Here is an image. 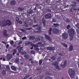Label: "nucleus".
I'll return each instance as SVG.
<instances>
[{"label":"nucleus","instance_id":"obj_1","mask_svg":"<svg viewBox=\"0 0 79 79\" xmlns=\"http://www.w3.org/2000/svg\"><path fill=\"white\" fill-rule=\"evenodd\" d=\"M11 25V21L7 19L6 20H4L0 21V26L1 27H6V26H10Z\"/></svg>","mask_w":79,"mask_h":79},{"label":"nucleus","instance_id":"obj_2","mask_svg":"<svg viewBox=\"0 0 79 79\" xmlns=\"http://www.w3.org/2000/svg\"><path fill=\"white\" fill-rule=\"evenodd\" d=\"M68 32H69V35L70 37H74V35L75 34V31L74 29L72 28L70 29L69 31Z\"/></svg>","mask_w":79,"mask_h":79},{"label":"nucleus","instance_id":"obj_3","mask_svg":"<svg viewBox=\"0 0 79 79\" xmlns=\"http://www.w3.org/2000/svg\"><path fill=\"white\" fill-rule=\"evenodd\" d=\"M69 74L70 76L72 78H73L75 75V72L73 69H69Z\"/></svg>","mask_w":79,"mask_h":79},{"label":"nucleus","instance_id":"obj_4","mask_svg":"<svg viewBox=\"0 0 79 79\" xmlns=\"http://www.w3.org/2000/svg\"><path fill=\"white\" fill-rule=\"evenodd\" d=\"M58 62L57 61H55L52 64V65L53 66H55L56 68H57L58 70H60V69H61V68H59V65H58Z\"/></svg>","mask_w":79,"mask_h":79},{"label":"nucleus","instance_id":"obj_5","mask_svg":"<svg viewBox=\"0 0 79 79\" xmlns=\"http://www.w3.org/2000/svg\"><path fill=\"white\" fill-rule=\"evenodd\" d=\"M3 35L5 37H8L9 35L7 33V30H5L3 31Z\"/></svg>","mask_w":79,"mask_h":79},{"label":"nucleus","instance_id":"obj_6","mask_svg":"<svg viewBox=\"0 0 79 79\" xmlns=\"http://www.w3.org/2000/svg\"><path fill=\"white\" fill-rule=\"evenodd\" d=\"M53 32L55 34H57L59 33V30L57 28H54L53 30Z\"/></svg>","mask_w":79,"mask_h":79},{"label":"nucleus","instance_id":"obj_7","mask_svg":"<svg viewBox=\"0 0 79 79\" xmlns=\"http://www.w3.org/2000/svg\"><path fill=\"white\" fill-rule=\"evenodd\" d=\"M43 39L44 38L43 37L38 36L35 39V40L36 41H40V40H43Z\"/></svg>","mask_w":79,"mask_h":79},{"label":"nucleus","instance_id":"obj_8","mask_svg":"<svg viewBox=\"0 0 79 79\" xmlns=\"http://www.w3.org/2000/svg\"><path fill=\"white\" fill-rule=\"evenodd\" d=\"M68 35L67 34V33H64L63 34L62 37L64 39H66L68 38Z\"/></svg>","mask_w":79,"mask_h":79},{"label":"nucleus","instance_id":"obj_9","mask_svg":"<svg viewBox=\"0 0 79 79\" xmlns=\"http://www.w3.org/2000/svg\"><path fill=\"white\" fill-rule=\"evenodd\" d=\"M13 57V56L12 55L10 54H8L6 56V58L7 60H10Z\"/></svg>","mask_w":79,"mask_h":79},{"label":"nucleus","instance_id":"obj_10","mask_svg":"<svg viewBox=\"0 0 79 79\" xmlns=\"http://www.w3.org/2000/svg\"><path fill=\"white\" fill-rule=\"evenodd\" d=\"M42 23L44 24V26H45V25H46V23H45V19L44 18H43L42 19Z\"/></svg>","mask_w":79,"mask_h":79},{"label":"nucleus","instance_id":"obj_11","mask_svg":"<svg viewBox=\"0 0 79 79\" xmlns=\"http://www.w3.org/2000/svg\"><path fill=\"white\" fill-rule=\"evenodd\" d=\"M45 18L46 19L50 18V14H47L45 16Z\"/></svg>","mask_w":79,"mask_h":79},{"label":"nucleus","instance_id":"obj_12","mask_svg":"<svg viewBox=\"0 0 79 79\" xmlns=\"http://www.w3.org/2000/svg\"><path fill=\"white\" fill-rule=\"evenodd\" d=\"M31 46L33 47L34 48H37L39 46L37 44H31Z\"/></svg>","mask_w":79,"mask_h":79},{"label":"nucleus","instance_id":"obj_13","mask_svg":"<svg viewBox=\"0 0 79 79\" xmlns=\"http://www.w3.org/2000/svg\"><path fill=\"white\" fill-rule=\"evenodd\" d=\"M10 3L11 5H15L16 4V2L14 1H11Z\"/></svg>","mask_w":79,"mask_h":79},{"label":"nucleus","instance_id":"obj_14","mask_svg":"<svg viewBox=\"0 0 79 79\" xmlns=\"http://www.w3.org/2000/svg\"><path fill=\"white\" fill-rule=\"evenodd\" d=\"M44 36L46 39H48V40H50V36L47 35V34H45Z\"/></svg>","mask_w":79,"mask_h":79},{"label":"nucleus","instance_id":"obj_15","mask_svg":"<svg viewBox=\"0 0 79 79\" xmlns=\"http://www.w3.org/2000/svg\"><path fill=\"white\" fill-rule=\"evenodd\" d=\"M67 62L66 61H64V65L61 64V66H62V67H63V68H64V66H66L67 64Z\"/></svg>","mask_w":79,"mask_h":79},{"label":"nucleus","instance_id":"obj_16","mask_svg":"<svg viewBox=\"0 0 79 79\" xmlns=\"http://www.w3.org/2000/svg\"><path fill=\"white\" fill-rule=\"evenodd\" d=\"M42 29V28L40 27H39L37 28V29H38L39 31H38L37 32H41V29Z\"/></svg>","mask_w":79,"mask_h":79},{"label":"nucleus","instance_id":"obj_17","mask_svg":"<svg viewBox=\"0 0 79 79\" xmlns=\"http://www.w3.org/2000/svg\"><path fill=\"white\" fill-rule=\"evenodd\" d=\"M11 69L13 70H14V71H16V67H15L14 66H12L11 67Z\"/></svg>","mask_w":79,"mask_h":79},{"label":"nucleus","instance_id":"obj_18","mask_svg":"<svg viewBox=\"0 0 79 79\" xmlns=\"http://www.w3.org/2000/svg\"><path fill=\"white\" fill-rule=\"evenodd\" d=\"M73 50V45H71L70 46V47L69 48V51H72Z\"/></svg>","mask_w":79,"mask_h":79},{"label":"nucleus","instance_id":"obj_19","mask_svg":"<svg viewBox=\"0 0 79 79\" xmlns=\"http://www.w3.org/2000/svg\"><path fill=\"white\" fill-rule=\"evenodd\" d=\"M23 47H21L18 50L19 53H21V51L23 50Z\"/></svg>","mask_w":79,"mask_h":79},{"label":"nucleus","instance_id":"obj_20","mask_svg":"<svg viewBox=\"0 0 79 79\" xmlns=\"http://www.w3.org/2000/svg\"><path fill=\"white\" fill-rule=\"evenodd\" d=\"M24 58H25L27 60L29 59V56L27 55L26 54H25L24 56Z\"/></svg>","mask_w":79,"mask_h":79},{"label":"nucleus","instance_id":"obj_21","mask_svg":"<svg viewBox=\"0 0 79 79\" xmlns=\"http://www.w3.org/2000/svg\"><path fill=\"white\" fill-rule=\"evenodd\" d=\"M2 73L3 75V76H5V75H6V71H5V70H3L2 72Z\"/></svg>","mask_w":79,"mask_h":79},{"label":"nucleus","instance_id":"obj_22","mask_svg":"<svg viewBox=\"0 0 79 79\" xmlns=\"http://www.w3.org/2000/svg\"><path fill=\"white\" fill-rule=\"evenodd\" d=\"M72 3V6H73V7H75V6H76V2H73Z\"/></svg>","mask_w":79,"mask_h":79},{"label":"nucleus","instance_id":"obj_23","mask_svg":"<svg viewBox=\"0 0 79 79\" xmlns=\"http://www.w3.org/2000/svg\"><path fill=\"white\" fill-rule=\"evenodd\" d=\"M29 77V75H26L23 78V79H27Z\"/></svg>","mask_w":79,"mask_h":79},{"label":"nucleus","instance_id":"obj_24","mask_svg":"<svg viewBox=\"0 0 79 79\" xmlns=\"http://www.w3.org/2000/svg\"><path fill=\"white\" fill-rule=\"evenodd\" d=\"M30 39L31 40H34L35 39V37L34 36H31L30 37Z\"/></svg>","mask_w":79,"mask_h":79},{"label":"nucleus","instance_id":"obj_25","mask_svg":"<svg viewBox=\"0 0 79 79\" xmlns=\"http://www.w3.org/2000/svg\"><path fill=\"white\" fill-rule=\"evenodd\" d=\"M62 45L64 46V47H68V45L66 44H64L63 43H62L61 44Z\"/></svg>","mask_w":79,"mask_h":79},{"label":"nucleus","instance_id":"obj_26","mask_svg":"<svg viewBox=\"0 0 79 79\" xmlns=\"http://www.w3.org/2000/svg\"><path fill=\"white\" fill-rule=\"evenodd\" d=\"M13 51L14 52L13 53V55H15V53H16V49H13Z\"/></svg>","mask_w":79,"mask_h":79},{"label":"nucleus","instance_id":"obj_27","mask_svg":"<svg viewBox=\"0 0 79 79\" xmlns=\"http://www.w3.org/2000/svg\"><path fill=\"white\" fill-rule=\"evenodd\" d=\"M18 10L19 11H23V8L22 7H19L18 8Z\"/></svg>","mask_w":79,"mask_h":79},{"label":"nucleus","instance_id":"obj_28","mask_svg":"<svg viewBox=\"0 0 79 79\" xmlns=\"http://www.w3.org/2000/svg\"><path fill=\"white\" fill-rule=\"evenodd\" d=\"M42 60H41L39 61V64L40 65H41L42 64Z\"/></svg>","mask_w":79,"mask_h":79},{"label":"nucleus","instance_id":"obj_29","mask_svg":"<svg viewBox=\"0 0 79 79\" xmlns=\"http://www.w3.org/2000/svg\"><path fill=\"white\" fill-rule=\"evenodd\" d=\"M57 61H61V57H59L58 58Z\"/></svg>","mask_w":79,"mask_h":79},{"label":"nucleus","instance_id":"obj_30","mask_svg":"<svg viewBox=\"0 0 79 79\" xmlns=\"http://www.w3.org/2000/svg\"><path fill=\"white\" fill-rule=\"evenodd\" d=\"M19 30L20 31H22V32H26V30L24 29H23L22 28H20L19 29Z\"/></svg>","mask_w":79,"mask_h":79},{"label":"nucleus","instance_id":"obj_31","mask_svg":"<svg viewBox=\"0 0 79 79\" xmlns=\"http://www.w3.org/2000/svg\"><path fill=\"white\" fill-rule=\"evenodd\" d=\"M55 50V48L54 47H50V50Z\"/></svg>","mask_w":79,"mask_h":79},{"label":"nucleus","instance_id":"obj_32","mask_svg":"<svg viewBox=\"0 0 79 79\" xmlns=\"http://www.w3.org/2000/svg\"><path fill=\"white\" fill-rule=\"evenodd\" d=\"M6 56H3V61H6V60H6Z\"/></svg>","mask_w":79,"mask_h":79},{"label":"nucleus","instance_id":"obj_33","mask_svg":"<svg viewBox=\"0 0 79 79\" xmlns=\"http://www.w3.org/2000/svg\"><path fill=\"white\" fill-rule=\"evenodd\" d=\"M16 21L17 22H18L19 21V19L18 17H16Z\"/></svg>","mask_w":79,"mask_h":79},{"label":"nucleus","instance_id":"obj_34","mask_svg":"<svg viewBox=\"0 0 79 79\" xmlns=\"http://www.w3.org/2000/svg\"><path fill=\"white\" fill-rule=\"evenodd\" d=\"M10 43L11 45H13V44H14V41H13V40H11L10 42Z\"/></svg>","mask_w":79,"mask_h":79},{"label":"nucleus","instance_id":"obj_35","mask_svg":"<svg viewBox=\"0 0 79 79\" xmlns=\"http://www.w3.org/2000/svg\"><path fill=\"white\" fill-rule=\"evenodd\" d=\"M31 53L32 54H33V55H34V54H35V52L34 51H31Z\"/></svg>","mask_w":79,"mask_h":79},{"label":"nucleus","instance_id":"obj_36","mask_svg":"<svg viewBox=\"0 0 79 79\" xmlns=\"http://www.w3.org/2000/svg\"><path fill=\"white\" fill-rule=\"evenodd\" d=\"M67 29H69V28H70V25H68L67 26Z\"/></svg>","mask_w":79,"mask_h":79},{"label":"nucleus","instance_id":"obj_37","mask_svg":"<svg viewBox=\"0 0 79 79\" xmlns=\"http://www.w3.org/2000/svg\"><path fill=\"white\" fill-rule=\"evenodd\" d=\"M37 26H38V25H34L33 26V27H37Z\"/></svg>","mask_w":79,"mask_h":79},{"label":"nucleus","instance_id":"obj_38","mask_svg":"<svg viewBox=\"0 0 79 79\" xmlns=\"http://www.w3.org/2000/svg\"><path fill=\"white\" fill-rule=\"evenodd\" d=\"M6 69H10V67L9 66H6Z\"/></svg>","mask_w":79,"mask_h":79},{"label":"nucleus","instance_id":"obj_39","mask_svg":"<svg viewBox=\"0 0 79 79\" xmlns=\"http://www.w3.org/2000/svg\"><path fill=\"white\" fill-rule=\"evenodd\" d=\"M6 47L7 49H8V47H9V44H7L6 45Z\"/></svg>","mask_w":79,"mask_h":79},{"label":"nucleus","instance_id":"obj_40","mask_svg":"<svg viewBox=\"0 0 79 79\" xmlns=\"http://www.w3.org/2000/svg\"><path fill=\"white\" fill-rule=\"evenodd\" d=\"M51 59H52L53 60H54L55 59V56H53L51 58Z\"/></svg>","mask_w":79,"mask_h":79},{"label":"nucleus","instance_id":"obj_41","mask_svg":"<svg viewBox=\"0 0 79 79\" xmlns=\"http://www.w3.org/2000/svg\"><path fill=\"white\" fill-rule=\"evenodd\" d=\"M30 42H28V43H25V45H29V44H30Z\"/></svg>","mask_w":79,"mask_h":79},{"label":"nucleus","instance_id":"obj_42","mask_svg":"<svg viewBox=\"0 0 79 79\" xmlns=\"http://www.w3.org/2000/svg\"><path fill=\"white\" fill-rule=\"evenodd\" d=\"M26 39V37L25 36L22 38V40H24V39Z\"/></svg>","mask_w":79,"mask_h":79},{"label":"nucleus","instance_id":"obj_43","mask_svg":"<svg viewBox=\"0 0 79 79\" xmlns=\"http://www.w3.org/2000/svg\"><path fill=\"white\" fill-rule=\"evenodd\" d=\"M27 30H31V29H32L31 27H29L28 28H27Z\"/></svg>","mask_w":79,"mask_h":79},{"label":"nucleus","instance_id":"obj_44","mask_svg":"<svg viewBox=\"0 0 79 79\" xmlns=\"http://www.w3.org/2000/svg\"><path fill=\"white\" fill-rule=\"evenodd\" d=\"M22 41H21L18 43V44L19 45H20V44H22Z\"/></svg>","mask_w":79,"mask_h":79},{"label":"nucleus","instance_id":"obj_45","mask_svg":"<svg viewBox=\"0 0 79 79\" xmlns=\"http://www.w3.org/2000/svg\"><path fill=\"white\" fill-rule=\"evenodd\" d=\"M59 55L60 56H63V54H61V53H60Z\"/></svg>","mask_w":79,"mask_h":79},{"label":"nucleus","instance_id":"obj_46","mask_svg":"<svg viewBox=\"0 0 79 79\" xmlns=\"http://www.w3.org/2000/svg\"><path fill=\"white\" fill-rule=\"evenodd\" d=\"M36 50H37V51H39L40 49L39 48H36L35 49Z\"/></svg>","mask_w":79,"mask_h":79},{"label":"nucleus","instance_id":"obj_47","mask_svg":"<svg viewBox=\"0 0 79 79\" xmlns=\"http://www.w3.org/2000/svg\"><path fill=\"white\" fill-rule=\"evenodd\" d=\"M46 3H49V1L48 0H46Z\"/></svg>","mask_w":79,"mask_h":79},{"label":"nucleus","instance_id":"obj_48","mask_svg":"<svg viewBox=\"0 0 79 79\" xmlns=\"http://www.w3.org/2000/svg\"><path fill=\"white\" fill-rule=\"evenodd\" d=\"M53 25L55 26L56 27L57 26H58V24H55V23H54Z\"/></svg>","mask_w":79,"mask_h":79},{"label":"nucleus","instance_id":"obj_49","mask_svg":"<svg viewBox=\"0 0 79 79\" xmlns=\"http://www.w3.org/2000/svg\"><path fill=\"white\" fill-rule=\"evenodd\" d=\"M45 79H50V77H46Z\"/></svg>","mask_w":79,"mask_h":79},{"label":"nucleus","instance_id":"obj_50","mask_svg":"<svg viewBox=\"0 0 79 79\" xmlns=\"http://www.w3.org/2000/svg\"><path fill=\"white\" fill-rule=\"evenodd\" d=\"M22 21H19V24H22Z\"/></svg>","mask_w":79,"mask_h":79},{"label":"nucleus","instance_id":"obj_51","mask_svg":"<svg viewBox=\"0 0 79 79\" xmlns=\"http://www.w3.org/2000/svg\"><path fill=\"white\" fill-rule=\"evenodd\" d=\"M2 43L4 44H6V42L3 41L2 42Z\"/></svg>","mask_w":79,"mask_h":79},{"label":"nucleus","instance_id":"obj_52","mask_svg":"<svg viewBox=\"0 0 79 79\" xmlns=\"http://www.w3.org/2000/svg\"><path fill=\"white\" fill-rule=\"evenodd\" d=\"M34 46H32V47L30 48V49H31V50H32L33 49V47Z\"/></svg>","mask_w":79,"mask_h":79},{"label":"nucleus","instance_id":"obj_53","mask_svg":"<svg viewBox=\"0 0 79 79\" xmlns=\"http://www.w3.org/2000/svg\"><path fill=\"white\" fill-rule=\"evenodd\" d=\"M31 63H34V61L31 60Z\"/></svg>","mask_w":79,"mask_h":79},{"label":"nucleus","instance_id":"obj_54","mask_svg":"<svg viewBox=\"0 0 79 79\" xmlns=\"http://www.w3.org/2000/svg\"><path fill=\"white\" fill-rule=\"evenodd\" d=\"M21 47V45H19V46L17 47V48H19V47Z\"/></svg>","mask_w":79,"mask_h":79},{"label":"nucleus","instance_id":"obj_55","mask_svg":"<svg viewBox=\"0 0 79 79\" xmlns=\"http://www.w3.org/2000/svg\"><path fill=\"white\" fill-rule=\"evenodd\" d=\"M52 31V28H50V31Z\"/></svg>","mask_w":79,"mask_h":79},{"label":"nucleus","instance_id":"obj_56","mask_svg":"<svg viewBox=\"0 0 79 79\" xmlns=\"http://www.w3.org/2000/svg\"><path fill=\"white\" fill-rule=\"evenodd\" d=\"M24 25L25 26H26V27H27V24H26V23H25Z\"/></svg>","mask_w":79,"mask_h":79},{"label":"nucleus","instance_id":"obj_57","mask_svg":"<svg viewBox=\"0 0 79 79\" xmlns=\"http://www.w3.org/2000/svg\"><path fill=\"white\" fill-rule=\"evenodd\" d=\"M32 58H31L30 59H29V61H32Z\"/></svg>","mask_w":79,"mask_h":79},{"label":"nucleus","instance_id":"obj_58","mask_svg":"<svg viewBox=\"0 0 79 79\" xmlns=\"http://www.w3.org/2000/svg\"><path fill=\"white\" fill-rule=\"evenodd\" d=\"M2 69V66H1V64H0V70Z\"/></svg>","mask_w":79,"mask_h":79},{"label":"nucleus","instance_id":"obj_59","mask_svg":"<svg viewBox=\"0 0 79 79\" xmlns=\"http://www.w3.org/2000/svg\"><path fill=\"white\" fill-rule=\"evenodd\" d=\"M14 40H16V38L14 37Z\"/></svg>","mask_w":79,"mask_h":79},{"label":"nucleus","instance_id":"obj_60","mask_svg":"<svg viewBox=\"0 0 79 79\" xmlns=\"http://www.w3.org/2000/svg\"><path fill=\"white\" fill-rule=\"evenodd\" d=\"M46 44H43V46H45V45H46Z\"/></svg>","mask_w":79,"mask_h":79},{"label":"nucleus","instance_id":"obj_61","mask_svg":"<svg viewBox=\"0 0 79 79\" xmlns=\"http://www.w3.org/2000/svg\"><path fill=\"white\" fill-rule=\"evenodd\" d=\"M19 61V60H16V62H17V63H18V62Z\"/></svg>","mask_w":79,"mask_h":79},{"label":"nucleus","instance_id":"obj_62","mask_svg":"<svg viewBox=\"0 0 79 79\" xmlns=\"http://www.w3.org/2000/svg\"><path fill=\"white\" fill-rule=\"evenodd\" d=\"M23 62H21V64H22V65H23Z\"/></svg>","mask_w":79,"mask_h":79},{"label":"nucleus","instance_id":"obj_63","mask_svg":"<svg viewBox=\"0 0 79 79\" xmlns=\"http://www.w3.org/2000/svg\"><path fill=\"white\" fill-rule=\"evenodd\" d=\"M49 34H50V30H48V32Z\"/></svg>","mask_w":79,"mask_h":79},{"label":"nucleus","instance_id":"obj_64","mask_svg":"<svg viewBox=\"0 0 79 79\" xmlns=\"http://www.w3.org/2000/svg\"><path fill=\"white\" fill-rule=\"evenodd\" d=\"M50 41H51V42H52V39L50 38Z\"/></svg>","mask_w":79,"mask_h":79}]
</instances>
